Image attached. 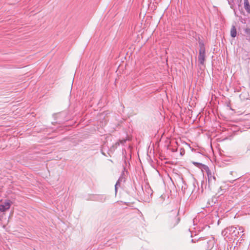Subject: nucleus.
Listing matches in <instances>:
<instances>
[{"instance_id":"nucleus-2","label":"nucleus","mask_w":250,"mask_h":250,"mask_svg":"<svg viewBox=\"0 0 250 250\" xmlns=\"http://www.w3.org/2000/svg\"><path fill=\"white\" fill-rule=\"evenodd\" d=\"M199 46L198 61L200 64L204 65L206 57V48L202 41L199 42Z\"/></svg>"},{"instance_id":"nucleus-13","label":"nucleus","mask_w":250,"mask_h":250,"mask_svg":"<svg viewBox=\"0 0 250 250\" xmlns=\"http://www.w3.org/2000/svg\"><path fill=\"white\" fill-rule=\"evenodd\" d=\"M245 32L247 34H250V29L249 28H246L245 29Z\"/></svg>"},{"instance_id":"nucleus-6","label":"nucleus","mask_w":250,"mask_h":250,"mask_svg":"<svg viewBox=\"0 0 250 250\" xmlns=\"http://www.w3.org/2000/svg\"><path fill=\"white\" fill-rule=\"evenodd\" d=\"M11 204L12 202L10 200H5L2 204L0 205V211H6L10 208Z\"/></svg>"},{"instance_id":"nucleus-16","label":"nucleus","mask_w":250,"mask_h":250,"mask_svg":"<svg viewBox=\"0 0 250 250\" xmlns=\"http://www.w3.org/2000/svg\"><path fill=\"white\" fill-rule=\"evenodd\" d=\"M239 231L240 232H243V230H244V229L242 227H239Z\"/></svg>"},{"instance_id":"nucleus-14","label":"nucleus","mask_w":250,"mask_h":250,"mask_svg":"<svg viewBox=\"0 0 250 250\" xmlns=\"http://www.w3.org/2000/svg\"><path fill=\"white\" fill-rule=\"evenodd\" d=\"M118 142L122 144H124L126 142V140H120Z\"/></svg>"},{"instance_id":"nucleus-15","label":"nucleus","mask_w":250,"mask_h":250,"mask_svg":"<svg viewBox=\"0 0 250 250\" xmlns=\"http://www.w3.org/2000/svg\"><path fill=\"white\" fill-rule=\"evenodd\" d=\"M205 114H207V110H205ZM210 111H211V112L213 114H215L214 110H210ZM208 114H210V110H208Z\"/></svg>"},{"instance_id":"nucleus-12","label":"nucleus","mask_w":250,"mask_h":250,"mask_svg":"<svg viewBox=\"0 0 250 250\" xmlns=\"http://www.w3.org/2000/svg\"><path fill=\"white\" fill-rule=\"evenodd\" d=\"M228 3L229 4L230 7L232 8L234 5V0H228Z\"/></svg>"},{"instance_id":"nucleus-10","label":"nucleus","mask_w":250,"mask_h":250,"mask_svg":"<svg viewBox=\"0 0 250 250\" xmlns=\"http://www.w3.org/2000/svg\"><path fill=\"white\" fill-rule=\"evenodd\" d=\"M236 28L234 25H232L230 29V35L232 38H234L236 36Z\"/></svg>"},{"instance_id":"nucleus-9","label":"nucleus","mask_w":250,"mask_h":250,"mask_svg":"<svg viewBox=\"0 0 250 250\" xmlns=\"http://www.w3.org/2000/svg\"><path fill=\"white\" fill-rule=\"evenodd\" d=\"M145 188V192L146 193L147 196H149V195L151 196L152 195L153 191L149 185L146 186Z\"/></svg>"},{"instance_id":"nucleus-1","label":"nucleus","mask_w":250,"mask_h":250,"mask_svg":"<svg viewBox=\"0 0 250 250\" xmlns=\"http://www.w3.org/2000/svg\"><path fill=\"white\" fill-rule=\"evenodd\" d=\"M180 221L179 212L176 210H172L168 214L166 220V226L168 229H172L178 225Z\"/></svg>"},{"instance_id":"nucleus-17","label":"nucleus","mask_w":250,"mask_h":250,"mask_svg":"<svg viewBox=\"0 0 250 250\" xmlns=\"http://www.w3.org/2000/svg\"><path fill=\"white\" fill-rule=\"evenodd\" d=\"M212 179L213 181H214V185H215L216 184V177L214 175H212Z\"/></svg>"},{"instance_id":"nucleus-11","label":"nucleus","mask_w":250,"mask_h":250,"mask_svg":"<svg viewBox=\"0 0 250 250\" xmlns=\"http://www.w3.org/2000/svg\"><path fill=\"white\" fill-rule=\"evenodd\" d=\"M120 143L119 142H116L109 149L110 152H113L116 148L119 146Z\"/></svg>"},{"instance_id":"nucleus-4","label":"nucleus","mask_w":250,"mask_h":250,"mask_svg":"<svg viewBox=\"0 0 250 250\" xmlns=\"http://www.w3.org/2000/svg\"><path fill=\"white\" fill-rule=\"evenodd\" d=\"M226 232V233H229L232 236L238 237L239 231L237 230V228L234 226L229 227L226 228L223 232Z\"/></svg>"},{"instance_id":"nucleus-19","label":"nucleus","mask_w":250,"mask_h":250,"mask_svg":"<svg viewBox=\"0 0 250 250\" xmlns=\"http://www.w3.org/2000/svg\"><path fill=\"white\" fill-rule=\"evenodd\" d=\"M102 154H104V155H105V154L104 152H102Z\"/></svg>"},{"instance_id":"nucleus-20","label":"nucleus","mask_w":250,"mask_h":250,"mask_svg":"<svg viewBox=\"0 0 250 250\" xmlns=\"http://www.w3.org/2000/svg\"><path fill=\"white\" fill-rule=\"evenodd\" d=\"M191 241H192V242H194V240H193V239H192Z\"/></svg>"},{"instance_id":"nucleus-18","label":"nucleus","mask_w":250,"mask_h":250,"mask_svg":"<svg viewBox=\"0 0 250 250\" xmlns=\"http://www.w3.org/2000/svg\"><path fill=\"white\" fill-rule=\"evenodd\" d=\"M193 164H194V165H195V164H198V163H194Z\"/></svg>"},{"instance_id":"nucleus-7","label":"nucleus","mask_w":250,"mask_h":250,"mask_svg":"<svg viewBox=\"0 0 250 250\" xmlns=\"http://www.w3.org/2000/svg\"><path fill=\"white\" fill-rule=\"evenodd\" d=\"M207 172L208 179V186L209 188H211L214 185V181L212 179L211 172L209 170H208Z\"/></svg>"},{"instance_id":"nucleus-5","label":"nucleus","mask_w":250,"mask_h":250,"mask_svg":"<svg viewBox=\"0 0 250 250\" xmlns=\"http://www.w3.org/2000/svg\"><path fill=\"white\" fill-rule=\"evenodd\" d=\"M124 170L122 172L121 175L120 176L118 180L116 182V184L115 186V190L116 193L117 192V188L118 187H120L121 186V184L122 183H125V167H123Z\"/></svg>"},{"instance_id":"nucleus-3","label":"nucleus","mask_w":250,"mask_h":250,"mask_svg":"<svg viewBox=\"0 0 250 250\" xmlns=\"http://www.w3.org/2000/svg\"><path fill=\"white\" fill-rule=\"evenodd\" d=\"M197 242H202L203 248L206 250H211L214 247V240L213 239L200 238L197 240Z\"/></svg>"},{"instance_id":"nucleus-8","label":"nucleus","mask_w":250,"mask_h":250,"mask_svg":"<svg viewBox=\"0 0 250 250\" xmlns=\"http://www.w3.org/2000/svg\"><path fill=\"white\" fill-rule=\"evenodd\" d=\"M244 7L248 14H250V4L249 0H244Z\"/></svg>"}]
</instances>
